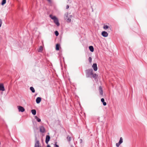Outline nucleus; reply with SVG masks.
I'll return each instance as SVG.
<instances>
[{
    "mask_svg": "<svg viewBox=\"0 0 147 147\" xmlns=\"http://www.w3.org/2000/svg\"><path fill=\"white\" fill-rule=\"evenodd\" d=\"M93 70L92 69H87L85 71L86 76L87 78H91Z\"/></svg>",
    "mask_w": 147,
    "mask_h": 147,
    "instance_id": "1",
    "label": "nucleus"
},
{
    "mask_svg": "<svg viewBox=\"0 0 147 147\" xmlns=\"http://www.w3.org/2000/svg\"><path fill=\"white\" fill-rule=\"evenodd\" d=\"M50 18L53 20L55 24L57 26H59L60 25V24L59 22V20L55 16H53L51 15H50Z\"/></svg>",
    "mask_w": 147,
    "mask_h": 147,
    "instance_id": "2",
    "label": "nucleus"
},
{
    "mask_svg": "<svg viewBox=\"0 0 147 147\" xmlns=\"http://www.w3.org/2000/svg\"><path fill=\"white\" fill-rule=\"evenodd\" d=\"M98 90L100 93V95L101 96H103V91L102 88L101 86H100L98 88Z\"/></svg>",
    "mask_w": 147,
    "mask_h": 147,
    "instance_id": "3",
    "label": "nucleus"
},
{
    "mask_svg": "<svg viewBox=\"0 0 147 147\" xmlns=\"http://www.w3.org/2000/svg\"><path fill=\"white\" fill-rule=\"evenodd\" d=\"M17 107L19 112H23L25 110L24 108L20 106H18Z\"/></svg>",
    "mask_w": 147,
    "mask_h": 147,
    "instance_id": "4",
    "label": "nucleus"
},
{
    "mask_svg": "<svg viewBox=\"0 0 147 147\" xmlns=\"http://www.w3.org/2000/svg\"><path fill=\"white\" fill-rule=\"evenodd\" d=\"M123 139L122 137H121L120 138L119 140L118 143H117L116 144V146L118 147L120 145L123 143Z\"/></svg>",
    "mask_w": 147,
    "mask_h": 147,
    "instance_id": "5",
    "label": "nucleus"
},
{
    "mask_svg": "<svg viewBox=\"0 0 147 147\" xmlns=\"http://www.w3.org/2000/svg\"><path fill=\"white\" fill-rule=\"evenodd\" d=\"M92 67L93 68L94 70V71H96L97 70L98 68L96 63H93L92 66Z\"/></svg>",
    "mask_w": 147,
    "mask_h": 147,
    "instance_id": "6",
    "label": "nucleus"
},
{
    "mask_svg": "<svg viewBox=\"0 0 147 147\" xmlns=\"http://www.w3.org/2000/svg\"><path fill=\"white\" fill-rule=\"evenodd\" d=\"M50 139V137L49 135H47L46 136L45 142L47 144L49 142V141Z\"/></svg>",
    "mask_w": 147,
    "mask_h": 147,
    "instance_id": "7",
    "label": "nucleus"
},
{
    "mask_svg": "<svg viewBox=\"0 0 147 147\" xmlns=\"http://www.w3.org/2000/svg\"><path fill=\"white\" fill-rule=\"evenodd\" d=\"M40 131L41 133H44L45 131V129L43 126H41L40 127Z\"/></svg>",
    "mask_w": 147,
    "mask_h": 147,
    "instance_id": "8",
    "label": "nucleus"
},
{
    "mask_svg": "<svg viewBox=\"0 0 147 147\" xmlns=\"http://www.w3.org/2000/svg\"><path fill=\"white\" fill-rule=\"evenodd\" d=\"M102 35L104 37H106L108 36V33L106 31H104L102 32Z\"/></svg>",
    "mask_w": 147,
    "mask_h": 147,
    "instance_id": "9",
    "label": "nucleus"
},
{
    "mask_svg": "<svg viewBox=\"0 0 147 147\" xmlns=\"http://www.w3.org/2000/svg\"><path fill=\"white\" fill-rule=\"evenodd\" d=\"M41 100V98L40 97L37 98L36 99V102L37 104L39 103Z\"/></svg>",
    "mask_w": 147,
    "mask_h": 147,
    "instance_id": "10",
    "label": "nucleus"
},
{
    "mask_svg": "<svg viewBox=\"0 0 147 147\" xmlns=\"http://www.w3.org/2000/svg\"><path fill=\"white\" fill-rule=\"evenodd\" d=\"M5 90L3 84H0V90L4 91Z\"/></svg>",
    "mask_w": 147,
    "mask_h": 147,
    "instance_id": "11",
    "label": "nucleus"
},
{
    "mask_svg": "<svg viewBox=\"0 0 147 147\" xmlns=\"http://www.w3.org/2000/svg\"><path fill=\"white\" fill-rule=\"evenodd\" d=\"M101 101L102 102L104 106H105L107 105L106 102H105V100L103 98H102L101 99Z\"/></svg>",
    "mask_w": 147,
    "mask_h": 147,
    "instance_id": "12",
    "label": "nucleus"
},
{
    "mask_svg": "<svg viewBox=\"0 0 147 147\" xmlns=\"http://www.w3.org/2000/svg\"><path fill=\"white\" fill-rule=\"evenodd\" d=\"M89 49L91 52H93L94 51L93 47L92 46H90L89 47Z\"/></svg>",
    "mask_w": 147,
    "mask_h": 147,
    "instance_id": "13",
    "label": "nucleus"
},
{
    "mask_svg": "<svg viewBox=\"0 0 147 147\" xmlns=\"http://www.w3.org/2000/svg\"><path fill=\"white\" fill-rule=\"evenodd\" d=\"M60 46V45L59 44H57L56 45V50L57 51L59 50Z\"/></svg>",
    "mask_w": 147,
    "mask_h": 147,
    "instance_id": "14",
    "label": "nucleus"
},
{
    "mask_svg": "<svg viewBox=\"0 0 147 147\" xmlns=\"http://www.w3.org/2000/svg\"><path fill=\"white\" fill-rule=\"evenodd\" d=\"M31 112L34 115H35L36 114V111L35 109H32L31 110Z\"/></svg>",
    "mask_w": 147,
    "mask_h": 147,
    "instance_id": "15",
    "label": "nucleus"
},
{
    "mask_svg": "<svg viewBox=\"0 0 147 147\" xmlns=\"http://www.w3.org/2000/svg\"><path fill=\"white\" fill-rule=\"evenodd\" d=\"M93 77L94 79H96V74H93L92 73V77Z\"/></svg>",
    "mask_w": 147,
    "mask_h": 147,
    "instance_id": "16",
    "label": "nucleus"
},
{
    "mask_svg": "<svg viewBox=\"0 0 147 147\" xmlns=\"http://www.w3.org/2000/svg\"><path fill=\"white\" fill-rule=\"evenodd\" d=\"M30 90H31V91L32 93H34L35 92L34 89L32 87H30Z\"/></svg>",
    "mask_w": 147,
    "mask_h": 147,
    "instance_id": "17",
    "label": "nucleus"
},
{
    "mask_svg": "<svg viewBox=\"0 0 147 147\" xmlns=\"http://www.w3.org/2000/svg\"><path fill=\"white\" fill-rule=\"evenodd\" d=\"M35 118L36 120V121L38 122H40L41 121L40 119L38 118L37 116H35Z\"/></svg>",
    "mask_w": 147,
    "mask_h": 147,
    "instance_id": "18",
    "label": "nucleus"
},
{
    "mask_svg": "<svg viewBox=\"0 0 147 147\" xmlns=\"http://www.w3.org/2000/svg\"><path fill=\"white\" fill-rule=\"evenodd\" d=\"M42 50V46H40L38 49V51L39 52H41Z\"/></svg>",
    "mask_w": 147,
    "mask_h": 147,
    "instance_id": "19",
    "label": "nucleus"
},
{
    "mask_svg": "<svg viewBox=\"0 0 147 147\" xmlns=\"http://www.w3.org/2000/svg\"><path fill=\"white\" fill-rule=\"evenodd\" d=\"M67 140L69 142H70V141H71V137H70L69 136H67Z\"/></svg>",
    "mask_w": 147,
    "mask_h": 147,
    "instance_id": "20",
    "label": "nucleus"
},
{
    "mask_svg": "<svg viewBox=\"0 0 147 147\" xmlns=\"http://www.w3.org/2000/svg\"><path fill=\"white\" fill-rule=\"evenodd\" d=\"M6 3V0H2L1 2V5H4Z\"/></svg>",
    "mask_w": 147,
    "mask_h": 147,
    "instance_id": "21",
    "label": "nucleus"
},
{
    "mask_svg": "<svg viewBox=\"0 0 147 147\" xmlns=\"http://www.w3.org/2000/svg\"><path fill=\"white\" fill-rule=\"evenodd\" d=\"M108 26L107 25H104L103 26V28L105 30H106L107 29H108Z\"/></svg>",
    "mask_w": 147,
    "mask_h": 147,
    "instance_id": "22",
    "label": "nucleus"
},
{
    "mask_svg": "<svg viewBox=\"0 0 147 147\" xmlns=\"http://www.w3.org/2000/svg\"><path fill=\"white\" fill-rule=\"evenodd\" d=\"M55 35L56 36H58L59 34V33L57 31H55Z\"/></svg>",
    "mask_w": 147,
    "mask_h": 147,
    "instance_id": "23",
    "label": "nucleus"
},
{
    "mask_svg": "<svg viewBox=\"0 0 147 147\" xmlns=\"http://www.w3.org/2000/svg\"><path fill=\"white\" fill-rule=\"evenodd\" d=\"M71 19L70 18H68L67 20V22H68V23H69L70 22H71Z\"/></svg>",
    "mask_w": 147,
    "mask_h": 147,
    "instance_id": "24",
    "label": "nucleus"
},
{
    "mask_svg": "<svg viewBox=\"0 0 147 147\" xmlns=\"http://www.w3.org/2000/svg\"><path fill=\"white\" fill-rule=\"evenodd\" d=\"M92 59L91 57L89 58L88 60L90 63H91L92 61Z\"/></svg>",
    "mask_w": 147,
    "mask_h": 147,
    "instance_id": "25",
    "label": "nucleus"
},
{
    "mask_svg": "<svg viewBox=\"0 0 147 147\" xmlns=\"http://www.w3.org/2000/svg\"><path fill=\"white\" fill-rule=\"evenodd\" d=\"M57 142H55V144H54V147H59V146L57 144Z\"/></svg>",
    "mask_w": 147,
    "mask_h": 147,
    "instance_id": "26",
    "label": "nucleus"
},
{
    "mask_svg": "<svg viewBox=\"0 0 147 147\" xmlns=\"http://www.w3.org/2000/svg\"><path fill=\"white\" fill-rule=\"evenodd\" d=\"M2 24V21L1 19H0V28L1 27Z\"/></svg>",
    "mask_w": 147,
    "mask_h": 147,
    "instance_id": "27",
    "label": "nucleus"
},
{
    "mask_svg": "<svg viewBox=\"0 0 147 147\" xmlns=\"http://www.w3.org/2000/svg\"><path fill=\"white\" fill-rule=\"evenodd\" d=\"M69 6L68 5H67L66 7V9H68L69 8Z\"/></svg>",
    "mask_w": 147,
    "mask_h": 147,
    "instance_id": "28",
    "label": "nucleus"
},
{
    "mask_svg": "<svg viewBox=\"0 0 147 147\" xmlns=\"http://www.w3.org/2000/svg\"><path fill=\"white\" fill-rule=\"evenodd\" d=\"M80 143H82V139H80Z\"/></svg>",
    "mask_w": 147,
    "mask_h": 147,
    "instance_id": "29",
    "label": "nucleus"
},
{
    "mask_svg": "<svg viewBox=\"0 0 147 147\" xmlns=\"http://www.w3.org/2000/svg\"><path fill=\"white\" fill-rule=\"evenodd\" d=\"M47 147H51V146L49 145H48Z\"/></svg>",
    "mask_w": 147,
    "mask_h": 147,
    "instance_id": "30",
    "label": "nucleus"
},
{
    "mask_svg": "<svg viewBox=\"0 0 147 147\" xmlns=\"http://www.w3.org/2000/svg\"><path fill=\"white\" fill-rule=\"evenodd\" d=\"M47 1L49 2H50L51 1V0H47Z\"/></svg>",
    "mask_w": 147,
    "mask_h": 147,
    "instance_id": "31",
    "label": "nucleus"
},
{
    "mask_svg": "<svg viewBox=\"0 0 147 147\" xmlns=\"http://www.w3.org/2000/svg\"><path fill=\"white\" fill-rule=\"evenodd\" d=\"M71 147H74L73 146H72Z\"/></svg>",
    "mask_w": 147,
    "mask_h": 147,
    "instance_id": "32",
    "label": "nucleus"
}]
</instances>
